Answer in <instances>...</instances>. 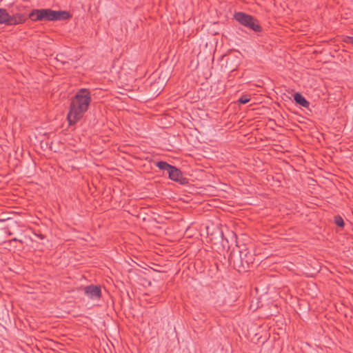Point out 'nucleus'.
Segmentation results:
<instances>
[{
  "label": "nucleus",
  "instance_id": "obj_1",
  "mask_svg": "<svg viewBox=\"0 0 353 353\" xmlns=\"http://www.w3.org/2000/svg\"><path fill=\"white\" fill-rule=\"evenodd\" d=\"M91 101L90 92L86 89H81L75 95L72 100L69 112L68 114V121L69 124L74 125L79 121L88 110Z\"/></svg>",
  "mask_w": 353,
  "mask_h": 353
},
{
  "label": "nucleus",
  "instance_id": "obj_2",
  "mask_svg": "<svg viewBox=\"0 0 353 353\" xmlns=\"http://www.w3.org/2000/svg\"><path fill=\"white\" fill-rule=\"evenodd\" d=\"M67 11H55L51 9H35L29 14V18L33 21H61L70 18Z\"/></svg>",
  "mask_w": 353,
  "mask_h": 353
},
{
  "label": "nucleus",
  "instance_id": "obj_3",
  "mask_svg": "<svg viewBox=\"0 0 353 353\" xmlns=\"http://www.w3.org/2000/svg\"><path fill=\"white\" fill-rule=\"evenodd\" d=\"M234 18L241 25L254 31H259L261 29L257 21L250 15L243 12H237L234 14Z\"/></svg>",
  "mask_w": 353,
  "mask_h": 353
},
{
  "label": "nucleus",
  "instance_id": "obj_4",
  "mask_svg": "<svg viewBox=\"0 0 353 353\" xmlns=\"http://www.w3.org/2000/svg\"><path fill=\"white\" fill-rule=\"evenodd\" d=\"M85 294L92 299H99L101 296V289L98 286L90 285L85 288Z\"/></svg>",
  "mask_w": 353,
  "mask_h": 353
},
{
  "label": "nucleus",
  "instance_id": "obj_5",
  "mask_svg": "<svg viewBox=\"0 0 353 353\" xmlns=\"http://www.w3.org/2000/svg\"><path fill=\"white\" fill-rule=\"evenodd\" d=\"M27 18L23 14L17 13L13 15L9 14L8 26L18 25L24 23Z\"/></svg>",
  "mask_w": 353,
  "mask_h": 353
},
{
  "label": "nucleus",
  "instance_id": "obj_6",
  "mask_svg": "<svg viewBox=\"0 0 353 353\" xmlns=\"http://www.w3.org/2000/svg\"><path fill=\"white\" fill-rule=\"evenodd\" d=\"M168 175L170 179L175 181H180L182 178L181 171L174 166H172L168 171Z\"/></svg>",
  "mask_w": 353,
  "mask_h": 353
},
{
  "label": "nucleus",
  "instance_id": "obj_7",
  "mask_svg": "<svg viewBox=\"0 0 353 353\" xmlns=\"http://www.w3.org/2000/svg\"><path fill=\"white\" fill-rule=\"evenodd\" d=\"M294 101L302 105L303 107H307L309 102L299 93H296L294 96Z\"/></svg>",
  "mask_w": 353,
  "mask_h": 353
},
{
  "label": "nucleus",
  "instance_id": "obj_8",
  "mask_svg": "<svg viewBox=\"0 0 353 353\" xmlns=\"http://www.w3.org/2000/svg\"><path fill=\"white\" fill-rule=\"evenodd\" d=\"M9 13L6 9L0 8V24L8 25Z\"/></svg>",
  "mask_w": 353,
  "mask_h": 353
},
{
  "label": "nucleus",
  "instance_id": "obj_9",
  "mask_svg": "<svg viewBox=\"0 0 353 353\" xmlns=\"http://www.w3.org/2000/svg\"><path fill=\"white\" fill-rule=\"evenodd\" d=\"M157 167L161 170H165L168 172L172 165H169L166 162L159 161L157 164Z\"/></svg>",
  "mask_w": 353,
  "mask_h": 353
},
{
  "label": "nucleus",
  "instance_id": "obj_10",
  "mask_svg": "<svg viewBox=\"0 0 353 353\" xmlns=\"http://www.w3.org/2000/svg\"><path fill=\"white\" fill-rule=\"evenodd\" d=\"M335 223L339 227H343L344 225L343 220L340 216L335 217Z\"/></svg>",
  "mask_w": 353,
  "mask_h": 353
},
{
  "label": "nucleus",
  "instance_id": "obj_11",
  "mask_svg": "<svg viewBox=\"0 0 353 353\" xmlns=\"http://www.w3.org/2000/svg\"><path fill=\"white\" fill-rule=\"evenodd\" d=\"M250 98L247 97H242L239 99V101L241 103H243V104H245L248 102L250 101Z\"/></svg>",
  "mask_w": 353,
  "mask_h": 353
}]
</instances>
